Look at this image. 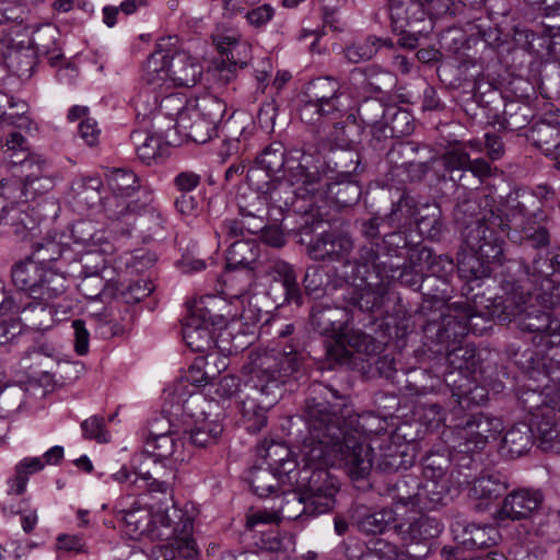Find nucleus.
Segmentation results:
<instances>
[{"label":"nucleus","mask_w":560,"mask_h":560,"mask_svg":"<svg viewBox=\"0 0 560 560\" xmlns=\"http://www.w3.org/2000/svg\"><path fill=\"white\" fill-rule=\"evenodd\" d=\"M288 151L281 142L275 141L262 149L255 163L262 167L267 175H277L285 167Z\"/></svg>","instance_id":"nucleus-60"},{"label":"nucleus","mask_w":560,"mask_h":560,"mask_svg":"<svg viewBox=\"0 0 560 560\" xmlns=\"http://www.w3.org/2000/svg\"><path fill=\"white\" fill-rule=\"evenodd\" d=\"M107 183L113 194L104 198L103 212L116 233L129 236L132 231L149 233L162 226L161 214L152 206V194L140 186L132 171L116 168Z\"/></svg>","instance_id":"nucleus-2"},{"label":"nucleus","mask_w":560,"mask_h":560,"mask_svg":"<svg viewBox=\"0 0 560 560\" xmlns=\"http://www.w3.org/2000/svg\"><path fill=\"white\" fill-rule=\"evenodd\" d=\"M443 523L428 515H421L409 524L399 522L395 525V533L406 542L429 544L443 532Z\"/></svg>","instance_id":"nucleus-30"},{"label":"nucleus","mask_w":560,"mask_h":560,"mask_svg":"<svg viewBox=\"0 0 560 560\" xmlns=\"http://www.w3.org/2000/svg\"><path fill=\"white\" fill-rule=\"evenodd\" d=\"M252 58V46L244 40H240L232 47L226 48V54L222 57L221 63L217 70L219 78L228 83L234 77L237 68L243 69L248 65Z\"/></svg>","instance_id":"nucleus-49"},{"label":"nucleus","mask_w":560,"mask_h":560,"mask_svg":"<svg viewBox=\"0 0 560 560\" xmlns=\"http://www.w3.org/2000/svg\"><path fill=\"white\" fill-rule=\"evenodd\" d=\"M310 423L313 442L319 444L322 453L334 454L342 462L352 480L366 478L373 467L389 474L413 465L415 456L409 450L383 440L372 429H363L361 422Z\"/></svg>","instance_id":"nucleus-1"},{"label":"nucleus","mask_w":560,"mask_h":560,"mask_svg":"<svg viewBox=\"0 0 560 560\" xmlns=\"http://www.w3.org/2000/svg\"><path fill=\"white\" fill-rule=\"evenodd\" d=\"M28 26L27 31H23V34L25 33L27 36L26 43L37 55L46 57L50 66H58L63 58L56 43L58 30L49 23L43 25L28 23Z\"/></svg>","instance_id":"nucleus-29"},{"label":"nucleus","mask_w":560,"mask_h":560,"mask_svg":"<svg viewBox=\"0 0 560 560\" xmlns=\"http://www.w3.org/2000/svg\"><path fill=\"white\" fill-rule=\"evenodd\" d=\"M167 58L168 54L163 50H155L147 60L143 75V80L149 86L147 93L162 89L170 81L166 67Z\"/></svg>","instance_id":"nucleus-54"},{"label":"nucleus","mask_w":560,"mask_h":560,"mask_svg":"<svg viewBox=\"0 0 560 560\" xmlns=\"http://www.w3.org/2000/svg\"><path fill=\"white\" fill-rule=\"evenodd\" d=\"M226 105L214 96H203L191 101L187 112L182 114L179 133L197 143H206L215 133L223 118Z\"/></svg>","instance_id":"nucleus-11"},{"label":"nucleus","mask_w":560,"mask_h":560,"mask_svg":"<svg viewBox=\"0 0 560 560\" xmlns=\"http://www.w3.org/2000/svg\"><path fill=\"white\" fill-rule=\"evenodd\" d=\"M472 98L480 109L487 115V124L490 126L499 125L500 129L514 131L523 128L527 124V117L524 114L518 113L520 110H523L524 107L517 102H510L505 104L501 114L495 112L493 115H490L486 113L487 107L482 105L483 97L478 91L474 93Z\"/></svg>","instance_id":"nucleus-43"},{"label":"nucleus","mask_w":560,"mask_h":560,"mask_svg":"<svg viewBox=\"0 0 560 560\" xmlns=\"http://www.w3.org/2000/svg\"><path fill=\"white\" fill-rule=\"evenodd\" d=\"M513 310L506 296L485 298L476 293L464 301L448 304L447 313H440V322L428 317V329L436 328V336L442 342H455L468 332L482 335L491 328V322L511 323V316L515 313Z\"/></svg>","instance_id":"nucleus-4"},{"label":"nucleus","mask_w":560,"mask_h":560,"mask_svg":"<svg viewBox=\"0 0 560 560\" xmlns=\"http://www.w3.org/2000/svg\"><path fill=\"white\" fill-rule=\"evenodd\" d=\"M261 272L270 277L275 283L281 287L283 303H293L296 306L303 304V292L298 282L295 269L291 264L282 259H271L267 262Z\"/></svg>","instance_id":"nucleus-25"},{"label":"nucleus","mask_w":560,"mask_h":560,"mask_svg":"<svg viewBox=\"0 0 560 560\" xmlns=\"http://www.w3.org/2000/svg\"><path fill=\"white\" fill-rule=\"evenodd\" d=\"M346 100L338 80L316 78L306 84L300 96V118L310 125L320 119L335 121L347 112Z\"/></svg>","instance_id":"nucleus-9"},{"label":"nucleus","mask_w":560,"mask_h":560,"mask_svg":"<svg viewBox=\"0 0 560 560\" xmlns=\"http://www.w3.org/2000/svg\"><path fill=\"white\" fill-rule=\"evenodd\" d=\"M354 248V240L350 232L340 228H330L316 234L308 242L306 252L314 261L343 262L346 269L350 254Z\"/></svg>","instance_id":"nucleus-15"},{"label":"nucleus","mask_w":560,"mask_h":560,"mask_svg":"<svg viewBox=\"0 0 560 560\" xmlns=\"http://www.w3.org/2000/svg\"><path fill=\"white\" fill-rule=\"evenodd\" d=\"M246 397L241 402L244 418L266 420V412L281 396V387L299 370L296 357L277 351L257 353L245 365Z\"/></svg>","instance_id":"nucleus-3"},{"label":"nucleus","mask_w":560,"mask_h":560,"mask_svg":"<svg viewBox=\"0 0 560 560\" xmlns=\"http://www.w3.org/2000/svg\"><path fill=\"white\" fill-rule=\"evenodd\" d=\"M465 31L470 37L481 39L489 47H498L501 44V30L492 23L489 16L468 21Z\"/></svg>","instance_id":"nucleus-63"},{"label":"nucleus","mask_w":560,"mask_h":560,"mask_svg":"<svg viewBox=\"0 0 560 560\" xmlns=\"http://www.w3.org/2000/svg\"><path fill=\"white\" fill-rule=\"evenodd\" d=\"M30 11L18 2L0 0V46L8 37L23 36V31L28 30Z\"/></svg>","instance_id":"nucleus-33"},{"label":"nucleus","mask_w":560,"mask_h":560,"mask_svg":"<svg viewBox=\"0 0 560 560\" xmlns=\"http://www.w3.org/2000/svg\"><path fill=\"white\" fill-rule=\"evenodd\" d=\"M424 479H448L446 474L452 466L450 450L443 452L430 451L421 460Z\"/></svg>","instance_id":"nucleus-62"},{"label":"nucleus","mask_w":560,"mask_h":560,"mask_svg":"<svg viewBox=\"0 0 560 560\" xmlns=\"http://www.w3.org/2000/svg\"><path fill=\"white\" fill-rule=\"evenodd\" d=\"M58 315L59 308L49 301L33 300L20 310V322L30 329L45 331L62 320Z\"/></svg>","instance_id":"nucleus-31"},{"label":"nucleus","mask_w":560,"mask_h":560,"mask_svg":"<svg viewBox=\"0 0 560 560\" xmlns=\"http://www.w3.org/2000/svg\"><path fill=\"white\" fill-rule=\"evenodd\" d=\"M516 267L517 276L504 278L502 289L506 299L512 302L515 312L512 322H515L522 332L528 334V341L534 347L556 348L560 346V319L553 317L549 312L537 308L534 305L524 306L525 299L523 292H518L521 281L529 275V267L523 261H513Z\"/></svg>","instance_id":"nucleus-6"},{"label":"nucleus","mask_w":560,"mask_h":560,"mask_svg":"<svg viewBox=\"0 0 560 560\" xmlns=\"http://www.w3.org/2000/svg\"><path fill=\"white\" fill-rule=\"evenodd\" d=\"M353 408L337 390L313 383L304 405V420H352Z\"/></svg>","instance_id":"nucleus-16"},{"label":"nucleus","mask_w":560,"mask_h":560,"mask_svg":"<svg viewBox=\"0 0 560 560\" xmlns=\"http://www.w3.org/2000/svg\"><path fill=\"white\" fill-rule=\"evenodd\" d=\"M551 349L552 348L535 347V349L526 348L523 351L516 350L512 359L528 376V381L538 382L539 387H547L553 358H549L545 352Z\"/></svg>","instance_id":"nucleus-24"},{"label":"nucleus","mask_w":560,"mask_h":560,"mask_svg":"<svg viewBox=\"0 0 560 560\" xmlns=\"http://www.w3.org/2000/svg\"><path fill=\"white\" fill-rule=\"evenodd\" d=\"M416 422H397L393 429L388 428H376L372 430L375 433H380L383 440L397 444L398 447H405L410 451L411 443L420 439V432L413 427ZM422 424V422H419ZM431 424L432 422H423V424Z\"/></svg>","instance_id":"nucleus-58"},{"label":"nucleus","mask_w":560,"mask_h":560,"mask_svg":"<svg viewBox=\"0 0 560 560\" xmlns=\"http://www.w3.org/2000/svg\"><path fill=\"white\" fill-rule=\"evenodd\" d=\"M368 548L369 560L373 558H377L378 560H418L420 558L382 538L370 540Z\"/></svg>","instance_id":"nucleus-64"},{"label":"nucleus","mask_w":560,"mask_h":560,"mask_svg":"<svg viewBox=\"0 0 560 560\" xmlns=\"http://www.w3.org/2000/svg\"><path fill=\"white\" fill-rule=\"evenodd\" d=\"M213 328L202 318L190 314L183 322V339L192 351L203 352L211 350L217 345Z\"/></svg>","instance_id":"nucleus-35"},{"label":"nucleus","mask_w":560,"mask_h":560,"mask_svg":"<svg viewBox=\"0 0 560 560\" xmlns=\"http://www.w3.org/2000/svg\"><path fill=\"white\" fill-rule=\"evenodd\" d=\"M450 491V479H420L418 511H433L444 506Z\"/></svg>","instance_id":"nucleus-46"},{"label":"nucleus","mask_w":560,"mask_h":560,"mask_svg":"<svg viewBox=\"0 0 560 560\" xmlns=\"http://www.w3.org/2000/svg\"><path fill=\"white\" fill-rule=\"evenodd\" d=\"M452 530L455 541L468 550L487 549L495 546L501 539L499 529L488 524H457Z\"/></svg>","instance_id":"nucleus-28"},{"label":"nucleus","mask_w":560,"mask_h":560,"mask_svg":"<svg viewBox=\"0 0 560 560\" xmlns=\"http://www.w3.org/2000/svg\"><path fill=\"white\" fill-rule=\"evenodd\" d=\"M27 104L23 101L15 102L13 97L0 91V118L20 129H30L32 121L25 115Z\"/></svg>","instance_id":"nucleus-59"},{"label":"nucleus","mask_w":560,"mask_h":560,"mask_svg":"<svg viewBox=\"0 0 560 560\" xmlns=\"http://www.w3.org/2000/svg\"><path fill=\"white\" fill-rule=\"evenodd\" d=\"M298 188L291 185L289 182L281 180L278 177L271 184L270 189L265 192L262 197L264 201L271 208L278 209L281 213L285 211H293L296 213H304L306 215L305 225L308 224V218L315 219L322 217L318 210L314 209L315 201L312 200L307 206H299V200H302L301 196L298 195ZM319 218L318 221H323Z\"/></svg>","instance_id":"nucleus-20"},{"label":"nucleus","mask_w":560,"mask_h":560,"mask_svg":"<svg viewBox=\"0 0 560 560\" xmlns=\"http://www.w3.org/2000/svg\"><path fill=\"white\" fill-rule=\"evenodd\" d=\"M508 487L509 480L504 474L483 470L474 479L470 488V497L479 501L475 505V510L485 511L492 501L506 491Z\"/></svg>","instance_id":"nucleus-27"},{"label":"nucleus","mask_w":560,"mask_h":560,"mask_svg":"<svg viewBox=\"0 0 560 560\" xmlns=\"http://www.w3.org/2000/svg\"><path fill=\"white\" fill-rule=\"evenodd\" d=\"M500 260L487 259L474 252L465 254L457 265L458 275L466 282L463 294L467 298L476 287H480L481 281L490 277V264Z\"/></svg>","instance_id":"nucleus-32"},{"label":"nucleus","mask_w":560,"mask_h":560,"mask_svg":"<svg viewBox=\"0 0 560 560\" xmlns=\"http://www.w3.org/2000/svg\"><path fill=\"white\" fill-rule=\"evenodd\" d=\"M115 295L113 299H118L126 304H133L142 301L154 290L152 282L147 279L115 282Z\"/></svg>","instance_id":"nucleus-61"},{"label":"nucleus","mask_w":560,"mask_h":560,"mask_svg":"<svg viewBox=\"0 0 560 560\" xmlns=\"http://www.w3.org/2000/svg\"><path fill=\"white\" fill-rule=\"evenodd\" d=\"M35 170L27 173L22 184L14 182L10 183L11 187L14 185L20 190L19 197H24L25 201L35 199L37 196L44 195L54 188V180L50 176L44 175L42 164L36 162Z\"/></svg>","instance_id":"nucleus-53"},{"label":"nucleus","mask_w":560,"mask_h":560,"mask_svg":"<svg viewBox=\"0 0 560 560\" xmlns=\"http://www.w3.org/2000/svg\"><path fill=\"white\" fill-rule=\"evenodd\" d=\"M428 0H388L390 25L395 32L405 33L407 28L422 33V24L428 16Z\"/></svg>","instance_id":"nucleus-22"},{"label":"nucleus","mask_w":560,"mask_h":560,"mask_svg":"<svg viewBox=\"0 0 560 560\" xmlns=\"http://www.w3.org/2000/svg\"><path fill=\"white\" fill-rule=\"evenodd\" d=\"M260 246L252 240L234 241L226 250V268L229 270L256 271L259 267Z\"/></svg>","instance_id":"nucleus-39"},{"label":"nucleus","mask_w":560,"mask_h":560,"mask_svg":"<svg viewBox=\"0 0 560 560\" xmlns=\"http://www.w3.org/2000/svg\"><path fill=\"white\" fill-rule=\"evenodd\" d=\"M529 139L547 156L560 150V130L548 122L536 124L530 130Z\"/></svg>","instance_id":"nucleus-57"},{"label":"nucleus","mask_w":560,"mask_h":560,"mask_svg":"<svg viewBox=\"0 0 560 560\" xmlns=\"http://www.w3.org/2000/svg\"><path fill=\"white\" fill-rule=\"evenodd\" d=\"M444 233V223L441 217V210L436 205L421 206V211L416 220L415 234L421 240L423 237L431 241H440Z\"/></svg>","instance_id":"nucleus-52"},{"label":"nucleus","mask_w":560,"mask_h":560,"mask_svg":"<svg viewBox=\"0 0 560 560\" xmlns=\"http://www.w3.org/2000/svg\"><path fill=\"white\" fill-rule=\"evenodd\" d=\"M445 423L436 422V428H442L441 440L450 450L452 465L458 474L462 469H477L480 451L491 441H497L504 430L503 422H464L454 427Z\"/></svg>","instance_id":"nucleus-7"},{"label":"nucleus","mask_w":560,"mask_h":560,"mask_svg":"<svg viewBox=\"0 0 560 560\" xmlns=\"http://www.w3.org/2000/svg\"><path fill=\"white\" fill-rule=\"evenodd\" d=\"M42 268L43 264L36 262L33 259L15 262L11 268L13 285L16 290L24 292L30 299H33Z\"/></svg>","instance_id":"nucleus-51"},{"label":"nucleus","mask_w":560,"mask_h":560,"mask_svg":"<svg viewBox=\"0 0 560 560\" xmlns=\"http://www.w3.org/2000/svg\"><path fill=\"white\" fill-rule=\"evenodd\" d=\"M420 264H411L405 260L402 265L385 264L377 265L374 272L385 281H398L401 285L410 288L413 291H420L425 276L417 269Z\"/></svg>","instance_id":"nucleus-38"},{"label":"nucleus","mask_w":560,"mask_h":560,"mask_svg":"<svg viewBox=\"0 0 560 560\" xmlns=\"http://www.w3.org/2000/svg\"><path fill=\"white\" fill-rule=\"evenodd\" d=\"M420 211L421 208L415 197L402 192L399 199L393 203L389 213L385 215L386 222L390 229L415 231Z\"/></svg>","instance_id":"nucleus-42"},{"label":"nucleus","mask_w":560,"mask_h":560,"mask_svg":"<svg viewBox=\"0 0 560 560\" xmlns=\"http://www.w3.org/2000/svg\"><path fill=\"white\" fill-rule=\"evenodd\" d=\"M509 231L500 208L490 209L476 221H471L462 235L470 252L487 259H501L503 256V234Z\"/></svg>","instance_id":"nucleus-10"},{"label":"nucleus","mask_w":560,"mask_h":560,"mask_svg":"<svg viewBox=\"0 0 560 560\" xmlns=\"http://www.w3.org/2000/svg\"><path fill=\"white\" fill-rule=\"evenodd\" d=\"M206 405L210 402L202 395L186 390L183 382H174L164 390L161 412L166 420H206L209 416L203 408Z\"/></svg>","instance_id":"nucleus-17"},{"label":"nucleus","mask_w":560,"mask_h":560,"mask_svg":"<svg viewBox=\"0 0 560 560\" xmlns=\"http://www.w3.org/2000/svg\"><path fill=\"white\" fill-rule=\"evenodd\" d=\"M526 390H523L518 396V404L524 410L535 419L549 420L555 418V415H550L552 408L547 405V398L539 387V384L533 387L530 384H526Z\"/></svg>","instance_id":"nucleus-55"},{"label":"nucleus","mask_w":560,"mask_h":560,"mask_svg":"<svg viewBox=\"0 0 560 560\" xmlns=\"http://www.w3.org/2000/svg\"><path fill=\"white\" fill-rule=\"evenodd\" d=\"M14 36L3 40L0 62L21 80H28L33 74L37 54L24 39L16 40Z\"/></svg>","instance_id":"nucleus-21"},{"label":"nucleus","mask_w":560,"mask_h":560,"mask_svg":"<svg viewBox=\"0 0 560 560\" xmlns=\"http://www.w3.org/2000/svg\"><path fill=\"white\" fill-rule=\"evenodd\" d=\"M84 370L85 366L81 361L65 360L60 357L55 362L54 371L42 372L39 382L45 386H65L79 380Z\"/></svg>","instance_id":"nucleus-48"},{"label":"nucleus","mask_w":560,"mask_h":560,"mask_svg":"<svg viewBox=\"0 0 560 560\" xmlns=\"http://www.w3.org/2000/svg\"><path fill=\"white\" fill-rule=\"evenodd\" d=\"M350 272L346 271V279L349 282L345 289L343 301L361 312L375 313L381 311L387 295L385 280L380 279L377 283L368 281V275L373 271L372 267L357 268L355 257L349 261Z\"/></svg>","instance_id":"nucleus-13"},{"label":"nucleus","mask_w":560,"mask_h":560,"mask_svg":"<svg viewBox=\"0 0 560 560\" xmlns=\"http://www.w3.org/2000/svg\"><path fill=\"white\" fill-rule=\"evenodd\" d=\"M536 442L534 422H513L498 447L499 455L506 459H516L526 454Z\"/></svg>","instance_id":"nucleus-26"},{"label":"nucleus","mask_w":560,"mask_h":560,"mask_svg":"<svg viewBox=\"0 0 560 560\" xmlns=\"http://www.w3.org/2000/svg\"><path fill=\"white\" fill-rule=\"evenodd\" d=\"M420 478L415 475H405L396 481L387 482L386 495L392 500V504L398 508H405L410 511L418 510V491Z\"/></svg>","instance_id":"nucleus-40"},{"label":"nucleus","mask_w":560,"mask_h":560,"mask_svg":"<svg viewBox=\"0 0 560 560\" xmlns=\"http://www.w3.org/2000/svg\"><path fill=\"white\" fill-rule=\"evenodd\" d=\"M282 177L298 188V195L303 201H317L322 194L324 179L319 173L317 160L304 149L293 148L288 151L285 167Z\"/></svg>","instance_id":"nucleus-12"},{"label":"nucleus","mask_w":560,"mask_h":560,"mask_svg":"<svg viewBox=\"0 0 560 560\" xmlns=\"http://www.w3.org/2000/svg\"><path fill=\"white\" fill-rule=\"evenodd\" d=\"M28 206L23 202L20 207L10 206L7 218L3 222L12 228V232L21 240H25L34 234L37 229V222L27 211Z\"/></svg>","instance_id":"nucleus-56"},{"label":"nucleus","mask_w":560,"mask_h":560,"mask_svg":"<svg viewBox=\"0 0 560 560\" xmlns=\"http://www.w3.org/2000/svg\"><path fill=\"white\" fill-rule=\"evenodd\" d=\"M145 445L147 452L155 463H164L165 460L176 463L184 460V443L171 431L161 434L150 433Z\"/></svg>","instance_id":"nucleus-37"},{"label":"nucleus","mask_w":560,"mask_h":560,"mask_svg":"<svg viewBox=\"0 0 560 560\" xmlns=\"http://www.w3.org/2000/svg\"><path fill=\"white\" fill-rule=\"evenodd\" d=\"M324 164L326 170L338 177L349 178L363 172L360 153L351 148L332 149L326 155Z\"/></svg>","instance_id":"nucleus-44"},{"label":"nucleus","mask_w":560,"mask_h":560,"mask_svg":"<svg viewBox=\"0 0 560 560\" xmlns=\"http://www.w3.org/2000/svg\"><path fill=\"white\" fill-rule=\"evenodd\" d=\"M361 195L362 189L358 182L342 178L334 183H324V188L322 194L317 195V199L325 196L338 209H343L357 205Z\"/></svg>","instance_id":"nucleus-45"},{"label":"nucleus","mask_w":560,"mask_h":560,"mask_svg":"<svg viewBox=\"0 0 560 560\" xmlns=\"http://www.w3.org/2000/svg\"><path fill=\"white\" fill-rule=\"evenodd\" d=\"M162 526L172 528L168 537L174 544L158 546L153 549L154 560H176L177 552L185 550V557L191 558L196 552L192 538L194 520L180 510H173L159 516Z\"/></svg>","instance_id":"nucleus-14"},{"label":"nucleus","mask_w":560,"mask_h":560,"mask_svg":"<svg viewBox=\"0 0 560 560\" xmlns=\"http://www.w3.org/2000/svg\"><path fill=\"white\" fill-rule=\"evenodd\" d=\"M343 310L334 306L314 305L310 315V324L319 335L336 336L346 330L347 319Z\"/></svg>","instance_id":"nucleus-36"},{"label":"nucleus","mask_w":560,"mask_h":560,"mask_svg":"<svg viewBox=\"0 0 560 560\" xmlns=\"http://www.w3.org/2000/svg\"><path fill=\"white\" fill-rule=\"evenodd\" d=\"M338 479L324 468H303L299 487L283 493L277 509L280 520H306L330 512L336 505Z\"/></svg>","instance_id":"nucleus-5"},{"label":"nucleus","mask_w":560,"mask_h":560,"mask_svg":"<svg viewBox=\"0 0 560 560\" xmlns=\"http://www.w3.org/2000/svg\"><path fill=\"white\" fill-rule=\"evenodd\" d=\"M351 524L364 535H382L399 524L393 508H375L355 503L350 509Z\"/></svg>","instance_id":"nucleus-19"},{"label":"nucleus","mask_w":560,"mask_h":560,"mask_svg":"<svg viewBox=\"0 0 560 560\" xmlns=\"http://www.w3.org/2000/svg\"><path fill=\"white\" fill-rule=\"evenodd\" d=\"M108 272L78 273L80 292L89 300H107L115 295V282L106 278Z\"/></svg>","instance_id":"nucleus-50"},{"label":"nucleus","mask_w":560,"mask_h":560,"mask_svg":"<svg viewBox=\"0 0 560 560\" xmlns=\"http://www.w3.org/2000/svg\"><path fill=\"white\" fill-rule=\"evenodd\" d=\"M432 273L425 276L420 292L423 296V302L419 308V312L428 316L432 310L441 311L443 307H447L446 305L451 300L452 295V284L450 282L447 271L445 275L438 276L436 266L439 262L430 261Z\"/></svg>","instance_id":"nucleus-23"},{"label":"nucleus","mask_w":560,"mask_h":560,"mask_svg":"<svg viewBox=\"0 0 560 560\" xmlns=\"http://www.w3.org/2000/svg\"><path fill=\"white\" fill-rule=\"evenodd\" d=\"M231 306L221 296L206 295L200 298L191 308V314L202 318L213 327H223L229 318H234L235 315L231 314Z\"/></svg>","instance_id":"nucleus-41"},{"label":"nucleus","mask_w":560,"mask_h":560,"mask_svg":"<svg viewBox=\"0 0 560 560\" xmlns=\"http://www.w3.org/2000/svg\"><path fill=\"white\" fill-rule=\"evenodd\" d=\"M544 499V493L539 489L513 490L503 499L494 517L500 522L528 520L539 510Z\"/></svg>","instance_id":"nucleus-18"},{"label":"nucleus","mask_w":560,"mask_h":560,"mask_svg":"<svg viewBox=\"0 0 560 560\" xmlns=\"http://www.w3.org/2000/svg\"><path fill=\"white\" fill-rule=\"evenodd\" d=\"M393 258H402L411 264H429L433 252L421 245V237L415 231L392 229L383 234L381 241L361 245L355 265L359 269L372 267L374 271L381 262L393 264Z\"/></svg>","instance_id":"nucleus-8"},{"label":"nucleus","mask_w":560,"mask_h":560,"mask_svg":"<svg viewBox=\"0 0 560 560\" xmlns=\"http://www.w3.org/2000/svg\"><path fill=\"white\" fill-rule=\"evenodd\" d=\"M68 289L63 272L43 265L32 300L50 301L60 298Z\"/></svg>","instance_id":"nucleus-47"},{"label":"nucleus","mask_w":560,"mask_h":560,"mask_svg":"<svg viewBox=\"0 0 560 560\" xmlns=\"http://www.w3.org/2000/svg\"><path fill=\"white\" fill-rule=\"evenodd\" d=\"M166 67L170 81L178 86L191 88L197 84L202 74L201 66L185 51L168 55Z\"/></svg>","instance_id":"nucleus-34"}]
</instances>
